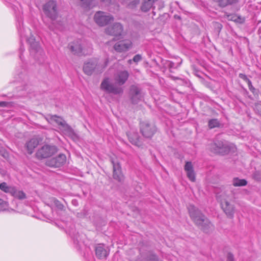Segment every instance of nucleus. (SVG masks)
<instances>
[{
    "mask_svg": "<svg viewBox=\"0 0 261 261\" xmlns=\"http://www.w3.org/2000/svg\"><path fill=\"white\" fill-rule=\"evenodd\" d=\"M239 77L241 79L243 80L246 83H250V80L247 77V76L243 73H240L239 75Z\"/></svg>",
    "mask_w": 261,
    "mask_h": 261,
    "instance_id": "34",
    "label": "nucleus"
},
{
    "mask_svg": "<svg viewBox=\"0 0 261 261\" xmlns=\"http://www.w3.org/2000/svg\"><path fill=\"white\" fill-rule=\"evenodd\" d=\"M260 116H261V115H260Z\"/></svg>",
    "mask_w": 261,
    "mask_h": 261,
    "instance_id": "50",
    "label": "nucleus"
},
{
    "mask_svg": "<svg viewBox=\"0 0 261 261\" xmlns=\"http://www.w3.org/2000/svg\"><path fill=\"white\" fill-rule=\"evenodd\" d=\"M227 17L229 20L240 24L243 23L245 20L244 17L235 14L228 15Z\"/></svg>",
    "mask_w": 261,
    "mask_h": 261,
    "instance_id": "23",
    "label": "nucleus"
},
{
    "mask_svg": "<svg viewBox=\"0 0 261 261\" xmlns=\"http://www.w3.org/2000/svg\"><path fill=\"white\" fill-rule=\"evenodd\" d=\"M60 130L63 134L68 136L73 141H77L79 139L78 135L75 133L73 128L66 123L62 127H59Z\"/></svg>",
    "mask_w": 261,
    "mask_h": 261,
    "instance_id": "13",
    "label": "nucleus"
},
{
    "mask_svg": "<svg viewBox=\"0 0 261 261\" xmlns=\"http://www.w3.org/2000/svg\"><path fill=\"white\" fill-rule=\"evenodd\" d=\"M101 68V66L98 65L96 60L91 61L84 64L83 71L87 75H91L95 71L97 72H101L102 70L99 69Z\"/></svg>",
    "mask_w": 261,
    "mask_h": 261,
    "instance_id": "10",
    "label": "nucleus"
},
{
    "mask_svg": "<svg viewBox=\"0 0 261 261\" xmlns=\"http://www.w3.org/2000/svg\"><path fill=\"white\" fill-rule=\"evenodd\" d=\"M9 102L6 101H0V107H6L8 105Z\"/></svg>",
    "mask_w": 261,
    "mask_h": 261,
    "instance_id": "42",
    "label": "nucleus"
},
{
    "mask_svg": "<svg viewBox=\"0 0 261 261\" xmlns=\"http://www.w3.org/2000/svg\"><path fill=\"white\" fill-rule=\"evenodd\" d=\"M140 3V0H133L128 5L130 8H134L136 7Z\"/></svg>",
    "mask_w": 261,
    "mask_h": 261,
    "instance_id": "32",
    "label": "nucleus"
},
{
    "mask_svg": "<svg viewBox=\"0 0 261 261\" xmlns=\"http://www.w3.org/2000/svg\"><path fill=\"white\" fill-rule=\"evenodd\" d=\"M247 184V181L244 179L234 178L233 179V185L235 187L245 186Z\"/></svg>",
    "mask_w": 261,
    "mask_h": 261,
    "instance_id": "26",
    "label": "nucleus"
},
{
    "mask_svg": "<svg viewBox=\"0 0 261 261\" xmlns=\"http://www.w3.org/2000/svg\"><path fill=\"white\" fill-rule=\"evenodd\" d=\"M227 261H235L234 256L231 252H229L227 254Z\"/></svg>",
    "mask_w": 261,
    "mask_h": 261,
    "instance_id": "39",
    "label": "nucleus"
},
{
    "mask_svg": "<svg viewBox=\"0 0 261 261\" xmlns=\"http://www.w3.org/2000/svg\"><path fill=\"white\" fill-rule=\"evenodd\" d=\"M4 204V201L2 199H0V205H2Z\"/></svg>",
    "mask_w": 261,
    "mask_h": 261,
    "instance_id": "44",
    "label": "nucleus"
},
{
    "mask_svg": "<svg viewBox=\"0 0 261 261\" xmlns=\"http://www.w3.org/2000/svg\"><path fill=\"white\" fill-rule=\"evenodd\" d=\"M112 163L113 166V177L118 181H122L124 179V176L121 171V168L120 164L112 160Z\"/></svg>",
    "mask_w": 261,
    "mask_h": 261,
    "instance_id": "14",
    "label": "nucleus"
},
{
    "mask_svg": "<svg viewBox=\"0 0 261 261\" xmlns=\"http://www.w3.org/2000/svg\"><path fill=\"white\" fill-rule=\"evenodd\" d=\"M100 88L107 93L114 94H121L123 92L121 87L111 83L109 78H106L102 81L100 85Z\"/></svg>",
    "mask_w": 261,
    "mask_h": 261,
    "instance_id": "5",
    "label": "nucleus"
},
{
    "mask_svg": "<svg viewBox=\"0 0 261 261\" xmlns=\"http://www.w3.org/2000/svg\"><path fill=\"white\" fill-rule=\"evenodd\" d=\"M140 130L142 135L147 138H151L156 131L155 126L148 122L140 124Z\"/></svg>",
    "mask_w": 261,
    "mask_h": 261,
    "instance_id": "8",
    "label": "nucleus"
},
{
    "mask_svg": "<svg viewBox=\"0 0 261 261\" xmlns=\"http://www.w3.org/2000/svg\"><path fill=\"white\" fill-rule=\"evenodd\" d=\"M54 203L58 210L62 211L65 210L64 205L58 200L55 199L54 200Z\"/></svg>",
    "mask_w": 261,
    "mask_h": 261,
    "instance_id": "31",
    "label": "nucleus"
},
{
    "mask_svg": "<svg viewBox=\"0 0 261 261\" xmlns=\"http://www.w3.org/2000/svg\"><path fill=\"white\" fill-rule=\"evenodd\" d=\"M217 25H218V27L221 29V27H222L221 24H219V23H217Z\"/></svg>",
    "mask_w": 261,
    "mask_h": 261,
    "instance_id": "45",
    "label": "nucleus"
},
{
    "mask_svg": "<svg viewBox=\"0 0 261 261\" xmlns=\"http://www.w3.org/2000/svg\"><path fill=\"white\" fill-rule=\"evenodd\" d=\"M174 64L173 62H170L169 63L168 66L170 68H172L174 67Z\"/></svg>",
    "mask_w": 261,
    "mask_h": 261,
    "instance_id": "43",
    "label": "nucleus"
},
{
    "mask_svg": "<svg viewBox=\"0 0 261 261\" xmlns=\"http://www.w3.org/2000/svg\"><path fill=\"white\" fill-rule=\"evenodd\" d=\"M58 151V149L54 145H45L39 148L36 153L38 159L42 160L49 158Z\"/></svg>",
    "mask_w": 261,
    "mask_h": 261,
    "instance_id": "4",
    "label": "nucleus"
},
{
    "mask_svg": "<svg viewBox=\"0 0 261 261\" xmlns=\"http://www.w3.org/2000/svg\"><path fill=\"white\" fill-rule=\"evenodd\" d=\"M129 97L132 103L137 104L143 97L141 88L136 85H132L129 88Z\"/></svg>",
    "mask_w": 261,
    "mask_h": 261,
    "instance_id": "7",
    "label": "nucleus"
},
{
    "mask_svg": "<svg viewBox=\"0 0 261 261\" xmlns=\"http://www.w3.org/2000/svg\"><path fill=\"white\" fill-rule=\"evenodd\" d=\"M127 136L129 141L133 144L138 146H140L141 145L137 133H134L133 134H127Z\"/></svg>",
    "mask_w": 261,
    "mask_h": 261,
    "instance_id": "22",
    "label": "nucleus"
},
{
    "mask_svg": "<svg viewBox=\"0 0 261 261\" xmlns=\"http://www.w3.org/2000/svg\"><path fill=\"white\" fill-rule=\"evenodd\" d=\"M238 2L239 0H226V6L228 5H231L233 4H237V3H238Z\"/></svg>",
    "mask_w": 261,
    "mask_h": 261,
    "instance_id": "38",
    "label": "nucleus"
},
{
    "mask_svg": "<svg viewBox=\"0 0 261 261\" xmlns=\"http://www.w3.org/2000/svg\"><path fill=\"white\" fill-rule=\"evenodd\" d=\"M141 60H142V57L140 55H139V54L135 55L133 59V61L135 63H138V62L140 61Z\"/></svg>",
    "mask_w": 261,
    "mask_h": 261,
    "instance_id": "36",
    "label": "nucleus"
},
{
    "mask_svg": "<svg viewBox=\"0 0 261 261\" xmlns=\"http://www.w3.org/2000/svg\"><path fill=\"white\" fill-rule=\"evenodd\" d=\"M45 15L51 21H55L58 17V9L57 3L54 1L47 2L43 8Z\"/></svg>",
    "mask_w": 261,
    "mask_h": 261,
    "instance_id": "3",
    "label": "nucleus"
},
{
    "mask_svg": "<svg viewBox=\"0 0 261 261\" xmlns=\"http://www.w3.org/2000/svg\"><path fill=\"white\" fill-rule=\"evenodd\" d=\"M148 261H159V260L155 255L151 254L148 257Z\"/></svg>",
    "mask_w": 261,
    "mask_h": 261,
    "instance_id": "37",
    "label": "nucleus"
},
{
    "mask_svg": "<svg viewBox=\"0 0 261 261\" xmlns=\"http://www.w3.org/2000/svg\"><path fill=\"white\" fill-rule=\"evenodd\" d=\"M249 87V90L252 91L253 93L254 92L255 89L252 85V83L251 81L250 80V83H247Z\"/></svg>",
    "mask_w": 261,
    "mask_h": 261,
    "instance_id": "40",
    "label": "nucleus"
},
{
    "mask_svg": "<svg viewBox=\"0 0 261 261\" xmlns=\"http://www.w3.org/2000/svg\"><path fill=\"white\" fill-rule=\"evenodd\" d=\"M128 63H132V60H128Z\"/></svg>",
    "mask_w": 261,
    "mask_h": 261,
    "instance_id": "47",
    "label": "nucleus"
},
{
    "mask_svg": "<svg viewBox=\"0 0 261 261\" xmlns=\"http://www.w3.org/2000/svg\"><path fill=\"white\" fill-rule=\"evenodd\" d=\"M95 253L97 257L102 259L106 257L108 255L107 251L104 248L103 244H98L95 247Z\"/></svg>",
    "mask_w": 261,
    "mask_h": 261,
    "instance_id": "20",
    "label": "nucleus"
},
{
    "mask_svg": "<svg viewBox=\"0 0 261 261\" xmlns=\"http://www.w3.org/2000/svg\"><path fill=\"white\" fill-rule=\"evenodd\" d=\"M177 18H179H179H180V17H179V16H178V17H177Z\"/></svg>",
    "mask_w": 261,
    "mask_h": 261,
    "instance_id": "48",
    "label": "nucleus"
},
{
    "mask_svg": "<svg viewBox=\"0 0 261 261\" xmlns=\"http://www.w3.org/2000/svg\"><path fill=\"white\" fill-rule=\"evenodd\" d=\"M28 41L29 43L30 44V45L33 44L34 42H36L35 38L33 36L30 37L28 39Z\"/></svg>",
    "mask_w": 261,
    "mask_h": 261,
    "instance_id": "41",
    "label": "nucleus"
},
{
    "mask_svg": "<svg viewBox=\"0 0 261 261\" xmlns=\"http://www.w3.org/2000/svg\"><path fill=\"white\" fill-rule=\"evenodd\" d=\"M66 155L61 153L57 156L47 160L46 162V164L49 167L58 168L63 166L66 163Z\"/></svg>",
    "mask_w": 261,
    "mask_h": 261,
    "instance_id": "11",
    "label": "nucleus"
},
{
    "mask_svg": "<svg viewBox=\"0 0 261 261\" xmlns=\"http://www.w3.org/2000/svg\"><path fill=\"white\" fill-rule=\"evenodd\" d=\"M197 226L203 233H212L215 230L214 225L204 215L197 210Z\"/></svg>",
    "mask_w": 261,
    "mask_h": 261,
    "instance_id": "2",
    "label": "nucleus"
},
{
    "mask_svg": "<svg viewBox=\"0 0 261 261\" xmlns=\"http://www.w3.org/2000/svg\"><path fill=\"white\" fill-rule=\"evenodd\" d=\"M231 148L228 143L223 140H215L208 145V149L211 152L222 155L228 154Z\"/></svg>",
    "mask_w": 261,
    "mask_h": 261,
    "instance_id": "1",
    "label": "nucleus"
},
{
    "mask_svg": "<svg viewBox=\"0 0 261 261\" xmlns=\"http://www.w3.org/2000/svg\"><path fill=\"white\" fill-rule=\"evenodd\" d=\"M14 188L9 187L5 182L0 184V189L6 193H12Z\"/></svg>",
    "mask_w": 261,
    "mask_h": 261,
    "instance_id": "29",
    "label": "nucleus"
},
{
    "mask_svg": "<svg viewBox=\"0 0 261 261\" xmlns=\"http://www.w3.org/2000/svg\"><path fill=\"white\" fill-rule=\"evenodd\" d=\"M11 194L15 197L19 199H24L26 198L25 193L21 191H17L14 188Z\"/></svg>",
    "mask_w": 261,
    "mask_h": 261,
    "instance_id": "25",
    "label": "nucleus"
},
{
    "mask_svg": "<svg viewBox=\"0 0 261 261\" xmlns=\"http://www.w3.org/2000/svg\"><path fill=\"white\" fill-rule=\"evenodd\" d=\"M185 170L189 179L191 181L194 182L195 180V174L193 167L191 162H186L185 166Z\"/></svg>",
    "mask_w": 261,
    "mask_h": 261,
    "instance_id": "18",
    "label": "nucleus"
},
{
    "mask_svg": "<svg viewBox=\"0 0 261 261\" xmlns=\"http://www.w3.org/2000/svg\"><path fill=\"white\" fill-rule=\"evenodd\" d=\"M255 111L260 116L261 115V103H258L255 105Z\"/></svg>",
    "mask_w": 261,
    "mask_h": 261,
    "instance_id": "33",
    "label": "nucleus"
},
{
    "mask_svg": "<svg viewBox=\"0 0 261 261\" xmlns=\"http://www.w3.org/2000/svg\"><path fill=\"white\" fill-rule=\"evenodd\" d=\"M221 207L228 218L232 219L235 213V206L228 201L225 200L221 203Z\"/></svg>",
    "mask_w": 261,
    "mask_h": 261,
    "instance_id": "12",
    "label": "nucleus"
},
{
    "mask_svg": "<svg viewBox=\"0 0 261 261\" xmlns=\"http://www.w3.org/2000/svg\"><path fill=\"white\" fill-rule=\"evenodd\" d=\"M48 121L50 123H56L60 126L59 127H62L66 122L61 117L57 115H50L48 116Z\"/></svg>",
    "mask_w": 261,
    "mask_h": 261,
    "instance_id": "21",
    "label": "nucleus"
},
{
    "mask_svg": "<svg viewBox=\"0 0 261 261\" xmlns=\"http://www.w3.org/2000/svg\"><path fill=\"white\" fill-rule=\"evenodd\" d=\"M114 19L112 15L103 11H97L94 16L95 22L100 27L106 25Z\"/></svg>",
    "mask_w": 261,
    "mask_h": 261,
    "instance_id": "6",
    "label": "nucleus"
},
{
    "mask_svg": "<svg viewBox=\"0 0 261 261\" xmlns=\"http://www.w3.org/2000/svg\"><path fill=\"white\" fill-rule=\"evenodd\" d=\"M213 1L218 3L219 4V5L221 7L223 8L226 7V0H213Z\"/></svg>",
    "mask_w": 261,
    "mask_h": 261,
    "instance_id": "35",
    "label": "nucleus"
},
{
    "mask_svg": "<svg viewBox=\"0 0 261 261\" xmlns=\"http://www.w3.org/2000/svg\"><path fill=\"white\" fill-rule=\"evenodd\" d=\"M30 47L32 50H33L37 53L40 52L42 50L39 43L37 41L31 44Z\"/></svg>",
    "mask_w": 261,
    "mask_h": 261,
    "instance_id": "30",
    "label": "nucleus"
},
{
    "mask_svg": "<svg viewBox=\"0 0 261 261\" xmlns=\"http://www.w3.org/2000/svg\"><path fill=\"white\" fill-rule=\"evenodd\" d=\"M131 46V43L129 41L125 42L124 41H120L116 43L114 46L115 50L118 52L126 51Z\"/></svg>",
    "mask_w": 261,
    "mask_h": 261,
    "instance_id": "19",
    "label": "nucleus"
},
{
    "mask_svg": "<svg viewBox=\"0 0 261 261\" xmlns=\"http://www.w3.org/2000/svg\"><path fill=\"white\" fill-rule=\"evenodd\" d=\"M4 158H6L7 156V153H5L3 155Z\"/></svg>",
    "mask_w": 261,
    "mask_h": 261,
    "instance_id": "46",
    "label": "nucleus"
},
{
    "mask_svg": "<svg viewBox=\"0 0 261 261\" xmlns=\"http://www.w3.org/2000/svg\"><path fill=\"white\" fill-rule=\"evenodd\" d=\"M123 31L122 25L119 22H115L112 25L107 27L105 29V32L108 35L119 37L122 35Z\"/></svg>",
    "mask_w": 261,
    "mask_h": 261,
    "instance_id": "9",
    "label": "nucleus"
},
{
    "mask_svg": "<svg viewBox=\"0 0 261 261\" xmlns=\"http://www.w3.org/2000/svg\"><path fill=\"white\" fill-rule=\"evenodd\" d=\"M82 6L85 8H92L95 6L93 0H81Z\"/></svg>",
    "mask_w": 261,
    "mask_h": 261,
    "instance_id": "28",
    "label": "nucleus"
},
{
    "mask_svg": "<svg viewBox=\"0 0 261 261\" xmlns=\"http://www.w3.org/2000/svg\"><path fill=\"white\" fill-rule=\"evenodd\" d=\"M128 76L129 74L127 71H120L116 75L115 80L119 86H121L127 80Z\"/></svg>",
    "mask_w": 261,
    "mask_h": 261,
    "instance_id": "17",
    "label": "nucleus"
},
{
    "mask_svg": "<svg viewBox=\"0 0 261 261\" xmlns=\"http://www.w3.org/2000/svg\"><path fill=\"white\" fill-rule=\"evenodd\" d=\"M70 51L74 55H81L83 54V45L82 41L78 40L71 42L69 45Z\"/></svg>",
    "mask_w": 261,
    "mask_h": 261,
    "instance_id": "15",
    "label": "nucleus"
},
{
    "mask_svg": "<svg viewBox=\"0 0 261 261\" xmlns=\"http://www.w3.org/2000/svg\"><path fill=\"white\" fill-rule=\"evenodd\" d=\"M221 126L222 124L217 119H212L208 121V127L211 129Z\"/></svg>",
    "mask_w": 261,
    "mask_h": 261,
    "instance_id": "24",
    "label": "nucleus"
},
{
    "mask_svg": "<svg viewBox=\"0 0 261 261\" xmlns=\"http://www.w3.org/2000/svg\"><path fill=\"white\" fill-rule=\"evenodd\" d=\"M177 18H179H179H180V17H179V16H178V17H177Z\"/></svg>",
    "mask_w": 261,
    "mask_h": 261,
    "instance_id": "49",
    "label": "nucleus"
},
{
    "mask_svg": "<svg viewBox=\"0 0 261 261\" xmlns=\"http://www.w3.org/2000/svg\"><path fill=\"white\" fill-rule=\"evenodd\" d=\"M188 208L190 217L194 222H196V210L195 206L192 204H190Z\"/></svg>",
    "mask_w": 261,
    "mask_h": 261,
    "instance_id": "27",
    "label": "nucleus"
},
{
    "mask_svg": "<svg viewBox=\"0 0 261 261\" xmlns=\"http://www.w3.org/2000/svg\"><path fill=\"white\" fill-rule=\"evenodd\" d=\"M41 141L42 139L40 138L34 137L27 142L25 146L28 153L31 154L33 152L34 149Z\"/></svg>",
    "mask_w": 261,
    "mask_h": 261,
    "instance_id": "16",
    "label": "nucleus"
}]
</instances>
